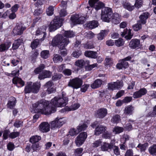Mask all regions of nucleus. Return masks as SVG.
<instances>
[{"label":"nucleus","mask_w":156,"mask_h":156,"mask_svg":"<svg viewBox=\"0 0 156 156\" xmlns=\"http://www.w3.org/2000/svg\"><path fill=\"white\" fill-rule=\"evenodd\" d=\"M16 103V98L14 97H12L8 102L7 105V107L10 109H12L15 106Z\"/></svg>","instance_id":"obj_32"},{"label":"nucleus","mask_w":156,"mask_h":156,"mask_svg":"<svg viewBox=\"0 0 156 156\" xmlns=\"http://www.w3.org/2000/svg\"><path fill=\"white\" fill-rule=\"evenodd\" d=\"M41 84L39 83H36L32 84V92L34 93H37L39 90Z\"/></svg>","instance_id":"obj_25"},{"label":"nucleus","mask_w":156,"mask_h":156,"mask_svg":"<svg viewBox=\"0 0 156 156\" xmlns=\"http://www.w3.org/2000/svg\"><path fill=\"white\" fill-rule=\"evenodd\" d=\"M107 114V110L105 108H101L98 109L95 115L97 118L102 119L105 117Z\"/></svg>","instance_id":"obj_11"},{"label":"nucleus","mask_w":156,"mask_h":156,"mask_svg":"<svg viewBox=\"0 0 156 156\" xmlns=\"http://www.w3.org/2000/svg\"><path fill=\"white\" fill-rule=\"evenodd\" d=\"M98 64L97 63H94L92 65H88L86 67V69L87 70L90 71L95 67H97Z\"/></svg>","instance_id":"obj_59"},{"label":"nucleus","mask_w":156,"mask_h":156,"mask_svg":"<svg viewBox=\"0 0 156 156\" xmlns=\"http://www.w3.org/2000/svg\"><path fill=\"white\" fill-rule=\"evenodd\" d=\"M115 89H119L122 87V82L121 81H117L116 82H115Z\"/></svg>","instance_id":"obj_54"},{"label":"nucleus","mask_w":156,"mask_h":156,"mask_svg":"<svg viewBox=\"0 0 156 156\" xmlns=\"http://www.w3.org/2000/svg\"><path fill=\"white\" fill-rule=\"evenodd\" d=\"M112 9L109 7H105L102 10L101 14H102V18L105 19L106 15L109 16L112 15Z\"/></svg>","instance_id":"obj_18"},{"label":"nucleus","mask_w":156,"mask_h":156,"mask_svg":"<svg viewBox=\"0 0 156 156\" xmlns=\"http://www.w3.org/2000/svg\"><path fill=\"white\" fill-rule=\"evenodd\" d=\"M49 56V51L48 50H43L41 53V56L44 59L48 58Z\"/></svg>","instance_id":"obj_40"},{"label":"nucleus","mask_w":156,"mask_h":156,"mask_svg":"<svg viewBox=\"0 0 156 156\" xmlns=\"http://www.w3.org/2000/svg\"><path fill=\"white\" fill-rule=\"evenodd\" d=\"M147 93V90L145 88H142L139 90L134 92L133 97L134 98H137L141 97Z\"/></svg>","instance_id":"obj_12"},{"label":"nucleus","mask_w":156,"mask_h":156,"mask_svg":"<svg viewBox=\"0 0 156 156\" xmlns=\"http://www.w3.org/2000/svg\"><path fill=\"white\" fill-rule=\"evenodd\" d=\"M106 15V18L105 19L102 18V14H101V19L103 21L108 23L111 21L112 15H110V17L108 15Z\"/></svg>","instance_id":"obj_61"},{"label":"nucleus","mask_w":156,"mask_h":156,"mask_svg":"<svg viewBox=\"0 0 156 156\" xmlns=\"http://www.w3.org/2000/svg\"><path fill=\"white\" fill-rule=\"evenodd\" d=\"M53 83L51 81H49L45 84L44 86L47 88V91L48 94L51 93L55 91V89L53 87Z\"/></svg>","instance_id":"obj_16"},{"label":"nucleus","mask_w":156,"mask_h":156,"mask_svg":"<svg viewBox=\"0 0 156 156\" xmlns=\"http://www.w3.org/2000/svg\"><path fill=\"white\" fill-rule=\"evenodd\" d=\"M85 19L84 16L79 14L73 15L71 18L72 22L74 24H83Z\"/></svg>","instance_id":"obj_8"},{"label":"nucleus","mask_w":156,"mask_h":156,"mask_svg":"<svg viewBox=\"0 0 156 156\" xmlns=\"http://www.w3.org/2000/svg\"><path fill=\"white\" fill-rule=\"evenodd\" d=\"M69 133L71 136H73L79 133V132L77 129L76 130L74 128H72L69 132Z\"/></svg>","instance_id":"obj_56"},{"label":"nucleus","mask_w":156,"mask_h":156,"mask_svg":"<svg viewBox=\"0 0 156 156\" xmlns=\"http://www.w3.org/2000/svg\"><path fill=\"white\" fill-rule=\"evenodd\" d=\"M25 29L21 24L18 23L13 30V32L16 35H21Z\"/></svg>","instance_id":"obj_13"},{"label":"nucleus","mask_w":156,"mask_h":156,"mask_svg":"<svg viewBox=\"0 0 156 156\" xmlns=\"http://www.w3.org/2000/svg\"><path fill=\"white\" fill-rule=\"evenodd\" d=\"M41 139L40 136L36 135L32 136L30 139V142L32 143H35Z\"/></svg>","instance_id":"obj_38"},{"label":"nucleus","mask_w":156,"mask_h":156,"mask_svg":"<svg viewBox=\"0 0 156 156\" xmlns=\"http://www.w3.org/2000/svg\"><path fill=\"white\" fill-rule=\"evenodd\" d=\"M134 110L133 107L132 106L126 107L124 110V113L125 114H131Z\"/></svg>","instance_id":"obj_35"},{"label":"nucleus","mask_w":156,"mask_h":156,"mask_svg":"<svg viewBox=\"0 0 156 156\" xmlns=\"http://www.w3.org/2000/svg\"><path fill=\"white\" fill-rule=\"evenodd\" d=\"M32 84H29L26 86L25 88V93H28L32 92Z\"/></svg>","instance_id":"obj_52"},{"label":"nucleus","mask_w":156,"mask_h":156,"mask_svg":"<svg viewBox=\"0 0 156 156\" xmlns=\"http://www.w3.org/2000/svg\"><path fill=\"white\" fill-rule=\"evenodd\" d=\"M115 44L118 47H120L124 44V41L122 39L119 38L118 39L115 41Z\"/></svg>","instance_id":"obj_45"},{"label":"nucleus","mask_w":156,"mask_h":156,"mask_svg":"<svg viewBox=\"0 0 156 156\" xmlns=\"http://www.w3.org/2000/svg\"><path fill=\"white\" fill-rule=\"evenodd\" d=\"M87 136L86 132L81 133L77 137L75 142L76 145L79 147L82 145L84 143Z\"/></svg>","instance_id":"obj_9"},{"label":"nucleus","mask_w":156,"mask_h":156,"mask_svg":"<svg viewBox=\"0 0 156 156\" xmlns=\"http://www.w3.org/2000/svg\"><path fill=\"white\" fill-rule=\"evenodd\" d=\"M88 3L91 7H94L98 10L104 7L105 4L99 1H89Z\"/></svg>","instance_id":"obj_10"},{"label":"nucleus","mask_w":156,"mask_h":156,"mask_svg":"<svg viewBox=\"0 0 156 156\" xmlns=\"http://www.w3.org/2000/svg\"><path fill=\"white\" fill-rule=\"evenodd\" d=\"M124 93V91L121 90L119 91L116 94L115 97L114 98L115 99H117L122 96Z\"/></svg>","instance_id":"obj_62"},{"label":"nucleus","mask_w":156,"mask_h":156,"mask_svg":"<svg viewBox=\"0 0 156 156\" xmlns=\"http://www.w3.org/2000/svg\"><path fill=\"white\" fill-rule=\"evenodd\" d=\"M143 3L142 1H136L134 5L135 7L138 9L142 6Z\"/></svg>","instance_id":"obj_58"},{"label":"nucleus","mask_w":156,"mask_h":156,"mask_svg":"<svg viewBox=\"0 0 156 156\" xmlns=\"http://www.w3.org/2000/svg\"><path fill=\"white\" fill-rule=\"evenodd\" d=\"M39 129L42 132H47L50 130V126L47 122H42L39 125Z\"/></svg>","instance_id":"obj_14"},{"label":"nucleus","mask_w":156,"mask_h":156,"mask_svg":"<svg viewBox=\"0 0 156 156\" xmlns=\"http://www.w3.org/2000/svg\"><path fill=\"white\" fill-rule=\"evenodd\" d=\"M51 73L50 71L45 70L39 74L38 78L40 80H43L44 78L51 77Z\"/></svg>","instance_id":"obj_22"},{"label":"nucleus","mask_w":156,"mask_h":156,"mask_svg":"<svg viewBox=\"0 0 156 156\" xmlns=\"http://www.w3.org/2000/svg\"><path fill=\"white\" fill-rule=\"evenodd\" d=\"M148 146L147 143H145L144 144H139L137 147L140 148L141 151H144Z\"/></svg>","instance_id":"obj_49"},{"label":"nucleus","mask_w":156,"mask_h":156,"mask_svg":"<svg viewBox=\"0 0 156 156\" xmlns=\"http://www.w3.org/2000/svg\"><path fill=\"white\" fill-rule=\"evenodd\" d=\"M65 36L67 37H72L75 36L74 34L73 31H65L64 33Z\"/></svg>","instance_id":"obj_47"},{"label":"nucleus","mask_w":156,"mask_h":156,"mask_svg":"<svg viewBox=\"0 0 156 156\" xmlns=\"http://www.w3.org/2000/svg\"><path fill=\"white\" fill-rule=\"evenodd\" d=\"M69 42V39L64 38L62 36L58 35L55 36L52 41V45L53 46H61L64 44L67 45Z\"/></svg>","instance_id":"obj_3"},{"label":"nucleus","mask_w":156,"mask_h":156,"mask_svg":"<svg viewBox=\"0 0 156 156\" xmlns=\"http://www.w3.org/2000/svg\"><path fill=\"white\" fill-rule=\"evenodd\" d=\"M63 20L59 16H55L53 20L51 22L49 25V29L50 31H54L62 26Z\"/></svg>","instance_id":"obj_5"},{"label":"nucleus","mask_w":156,"mask_h":156,"mask_svg":"<svg viewBox=\"0 0 156 156\" xmlns=\"http://www.w3.org/2000/svg\"><path fill=\"white\" fill-rule=\"evenodd\" d=\"M53 59L54 62L55 63L62 62L63 61L62 57L57 54L54 55Z\"/></svg>","instance_id":"obj_37"},{"label":"nucleus","mask_w":156,"mask_h":156,"mask_svg":"<svg viewBox=\"0 0 156 156\" xmlns=\"http://www.w3.org/2000/svg\"><path fill=\"white\" fill-rule=\"evenodd\" d=\"M140 44V41L137 39H133L132 40L129 44L130 47L135 49L139 47Z\"/></svg>","instance_id":"obj_20"},{"label":"nucleus","mask_w":156,"mask_h":156,"mask_svg":"<svg viewBox=\"0 0 156 156\" xmlns=\"http://www.w3.org/2000/svg\"><path fill=\"white\" fill-rule=\"evenodd\" d=\"M45 65L44 64H41L35 70L34 72L36 74L39 73L40 72H41L45 67Z\"/></svg>","instance_id":"obj_48"},{"label":"nucleus","mask_w":156,"mask_h":156,"mask_svg":"<svg viewBox=\"0 0 156 156\" xmlns=\"http://www.w3.org/2000/svg\"><path fill=\"white\" fill-rule=\"evenodd\" d=\"M113 146V143H111L109 144L106 142L104 143L101 146V149L103 151H108V149H111L112 148Z\"/></svg>","instance_id":"obj_19"},{"label":"nucleus","mask_w":156,"mask_h":156,"mask_svg":"<svg viewBox=\"0 0 156 156\" xmlns=\"http://www.w3.org/2000/svg\"><path fill=\"white\" fill-rule=\"evenodd\" d=\"M47 28V27L45 26H43L38 28L36 30V35L37 36L42 35L43 38L45 37L46 35L45 31Z\"/></svg>","instance_id":"obj_17"},{"label":"nucleus","mask_w":156,"mask_h":156,"mask_svg":"<svg viewBox=\"0 0 156 156\" xmlns=\"http://www.w3.org/2000/svg\"><path fill=\"white\" fill-rule=\"evenodd\" d=\"M87 127V126L85 124H80L77 127V129L79 133L80 132L85 130Z\"/></svg>","instance_id":"obj_44"},{"label":"nucleus","mask_w":156,"mask_h":156,"mask_svg":"<svg viewBox=\"0 0 156 156\" xmlns=\"http://www.w3.org/2000/svg\"><path fill=\"white\" fill-rule=\"evenodd\" d=\"M80 105L79 103H75L73 104L71 106V109L72 110H74L78 108Z\"/></svg>","instance_id":"obj_64"},{"label":"nucleus","mask_w":156,"mask_h":156,"mask_svg":"<svg viewBox=\"0 0 156 156\" xmlns=\"http://www.w3.org/2000/svg\"><path fill=\"white\" fill-rule=\"evenodd\" d=\"M98 26V23L97 21H93L90 22L87 24V26L90 29L95 28Z\"/></svg>","instance_id":"obj_31"},{"label":"nucleus","mask_w":156,"mask_h":156,"mask_svg":"<svg viewBox=\"0 0 156 156\" xmlns=\"http://www.w3.org/2000/svg\"><path fill=\"white\" fill-rule=\"evenodd\" d=\"M49 102L44 99H42L33 105L37 112L48 115L55 112V108L49 106Z\"/></svg>","instance_id":"obj_1"},{"label":"nucleus","mask_w":156,"mask_h":156,"mask_svg":"<svg viewBox=\"0 0 156 156\" xmlns=\"http://www.w3.org/2000/svg\"><path fill=\"white\" fill-rule=\"evenodd\" d=\"M66 121L67 119L65 117H57L54 121L51 122V129H54L61 127L66 122Z\"/></svg>","instance_id":"obj_6"},{"label":"nucleus","mask_w":156,"mask_h":156,"mask_svg":"<svg viewBox=\"0 0 156 156\" xmlns=\"http://www.w3.org/2000/svg\"><path fill=\"white\" fill-rule=\"evenodd\" d=\"M22 43V41L20 39H18L14 41L12 44V48L13 49L18 48Z\"/></svg>","instance_id":"obj_39"},{"label":"nucleus","mask_w":156,"mask_h":156,"mask_svg":"<svg viewBox=\"0 0 156 156\" xmlns=\"http://www.w3.org/2000/svg\"><path fill=\"white\" fill-rule=\"evenodd\" d=\"M12 81L13 83L16 84L19 83L22 86H23L24 85V82L20 78L16 77H14L12 80Z\"/></svg>","instance_id":"obj_34"},{"label":"nucleus","mask_w":156,"mask_h":156,"mask_svg":"<svg viewBox=\"0 0 156 156\" xmlns=\"http://www.w3.org/2000/svg\"><path fill=\"white\" fill-rule=\"evenodd\" d=\"M68 101V98L65 96L56 97L51 99L50 103L54 106L51 107H54L56 108L55 107H62L65 106Z\"/></svg>","instance_id":"obj_2"},{"label":"nucleus","mask_w":156,"mask_h":156,"mask_svg":"<svg viewBox=\"0 0 156 156\" xmlns=\"http://www.w3.org/2000/svg\"><path fill=\"white\" fill-rule=\"evenodd\" d=\"M84 55L86 57L92 58H95L97 57V53L92 51H86L85 52Z\"/></svg>","instance_id":"obj_29"},{"label":"nucleus","mask_w":156,"mask_h":156,"mask_svg":"<svg viewBox=\"0 0 156 156\" xmlns=\"http://www.w3.org/2000/svg\"><path fill=\"white\" fill-rule=\"evenodd\" d=\"M105 63L106 65L112 66L113 64L112 59L109 57H107L105 60Z\"/></svg>","instance_id":"obj_51"},{"label":"nucleus","mask_w":156,"mask_h":156,"mask_svg":"<svg viewBox=\"0 0 156 156\" xmlns=\"http://www.w3.org/2000/svg\"><path fill=\"white\" fill-rule=\"evenodd\" d=\"M85 62L83 59H80L77 60L75 62V65L79 67H82L85 64Z\"/></svg>","instance_id":"obj_42"},{"label":"nucleus","mask_w":156,"mask_h":156,"mask_svg":"<svg viewBox=\"0 0 156 156\" xmlns=\"http://www.w3.org/2000/svg\"><path fill=\"white\" fill-rule=\"evenodd\" d=\"M54 10V7L52 6H50L46 10V13L48 15L50 16L53 14Z\"/></svg>","instance_id":"obj_50"},{"label":"nucleus","mask_w":156,"mask_h":156,"mask_svg":"<svg viewBox=\"0 0 156 156\" xmlns=\"http://www.w3.org/2000/svg\"><path fill=\"white\" fill-rule=\"evenodd\" d=\"M108 88L109 90H113L115 89V82H113L108 83Z\"/></svg>","instance_id":"obj_63"},{"label":"nucleus","mask_w":156,"mask_h":156,"mask_svg":"<svg viewBox=\"0 0 156 156\" xmlns=\"http://www.w3.org/2000/svg\"><path fill=\"white\" fill-rule=\"evenodd\" d=\"M149 14L148 12H144L139 17L140 20L137 23L133 26L134 30L136 31H138L141 29L142 24H145L146 23V20L148 18Z\"/></svg>","instance_id":"obj_4"},{"label":"nucleus","mask_w":156,"mask_h":156,"mask_svg":"<svg viewBox=\"0 0 156 156\" xmlns=\"http://www.w3.org/2000/svg\"><path fill=\"white\" fill-rule=\"evenodd\" d=\"M102 84V81L99 79L96 80L94 83L91 85V87L93 89L98 88L101 86Z\"/></svg>","instance_id":"obj_28"},{"label":"nucleus","mask_w":156,"mask_h":156,"mask_svg":"<svg viewBox=\"0 0 156 156\" xmlns=\"http://www.w3.org/2000/svg\"><path fill=\"white\" fill-rule=\"evenodd\" d=\"M109 31L108 30H101L100 33L97 35V37L99 40H102L106 36Z\"/></svg>","instance_id":"obj_24"},{"label":"nucleus","mask_w":156,"mask_h":156,"mask_svg":"<svg viewBox=\"0 0 156 156\" xmlns=\"http://www.w3.org/2000/svg\"><path fill=\"white\" fill-rule=\"evenodd\" d=\"M122 4L123 7L129 11H132L135 8L133 4H132L127 1L123 2Z\"/></svg>","instance_id":"obj_15"},{"label":"nucleus","mask_w":156,"mask_h":156,"mask_svg":"<svg viewBox=\"0 0 156 156\" xmlns=\"http://www.w3.org/2000/svg\"><path fill=\"white\" fill-rule=\"evenodd\" d=\"M11 45L10 42L6 43L0 45V52H3L8 49Z\"/></svg>","instance_id":"obj_26"},{"label":"nucleus","mask_w":156,"mask_h":156,"mask_svg":"<svg viewBox=\"0 0 156 156\" xmlns=\"http://www.w3.org/2000/svg\"><path fill=\"white\" fill-rule=\"evenodd\" d=\"M126 34H127L125 36V38L127 39H130L133 36L130 30H128L127 29L124 30L123 32H121V35L123 37Z\"/></svg>","instance_id":"obj_27"},{"label":"nucleus","mask_w":156,"mask_h":156,"mask_svg":"<svg viewBox=\"0 0 156 156\" xmlns=\"http://www.w3.org/2000/svg\"><path fill=\"white\" fill-rule=\"evenodd\" d=\"M111 21L115 24L119 23L120 21V17L119 14L117 13L112 14V15Z\"/></svg>","instance_id":"obj_23"},{"label":"nucleus","mask_w":156,"mask_h":156,"mask_svg":"<svg viewBox=\"0 0 156 156\" xmlns=\"http://www.w3.org/2000/svg\"><path fill=\"white\" fill-rule=\"evenodd\" d=\"M128 62L126 61H124L122 59V62L117 64L116 65L117 68L119 69H121L123 68H126L128 66Z\"/></svg>","instance_id":"obj_30"},{"label":"nucleus","mask_w":156,"mask_h":156,"mask_svg":"<svg viewBox=\"0 0 156 156\" xmlns=\"http://www.w3.org/2000/svg\"><path fill=\"white\" fill-rule=\"evenodd\" d=\"M66 45L64 44L61 46L59 47V50L58 51L60 52L59 54L63 56H65L67 55V50L65 48V47Z\"/></svg>","instance_id":"obj_33"},{"label":"nucleus","mask_w":156,"mask_h":156,"mask_svg":"<svg viewBox=\"0 0 156 156\" xmlns=\"http://www.w3.org/2000/svg\"><path fill=\"white\" fill-rule=\"evenodd\" d=\"M120 121L121 119L120 116L118 115H116L113 116L111 119V121L112 122L115 123H117L119 122Z\"/></svg>","instance_id":"obj_36"},{"label":"nucleus","mask_w":156,"mask_h":156,"mask_svg":"<svg viewBox=\"0 0 156 156\" xmlns=\"http://www.w3.org/2000/svg\"><path fill=\"white\" fill-rule=\"evenodd\" d=\"M112 136L111 133L107 131L104 133L102 135L103 138L105 139H110Z\"/></svg>","instance_id":"obj_60"},{"label":"nucleus","mask_w":156,"mask_h":156,"mask_svg":"<svg viewBox=\"0 0 156 156\" xmlns=\"http://www.w3.org/2000/svg\"><path fill=\"white\" fill-rule=\"evenodd\" d=\"M19 133L18 132H13L10 133L9 135L10 138L13 139L17 137L19 135Z\"/></svg>","instance_id":"obj_55"},{"label":"nucleus","mask_w":156,"mask_h":156,"mask_svg":"<svg viewBox=\"0 0 156 156\" xmlns=\"http://www.w3.org/2000/svg\"><path fill=\"white\" fill-rule=\"evenodd\" d=\"M149 151L151 154L156 155V144L150 147L149 148Z\"/></svg>","instance_id":"obj_43"},{"label":"nucleus","mask_w":156,"mask_h":156,"mask_svg":"<svg viewBox=\"0 0 156 156\" xmlns=\"http://www.w3.org/2000/svg\"><path fill=\"white\" fill-rule=\"evenodd\" d=\"M83 83L81 79L78 78L70 80L68 83V86L74 88L78 89L81 87Z\"/></svg>","instance_id":"obj_7"},{"label":"nucleus","mask_w":156,"mask_h":156,"mask_svg":"<svg viewBox=\"0 0 156 156\" xmlns=\"http://www.w3.org/2000/svg\"><path fill=\"white\" fill-rule=\"evenodd\" d=\"M107 129L106 126L100 125L97 127L95 131V135L98 136L102 133L103 132L105 131Z\"/></svg>","instance_id":"obj_21"},{"label":"nucleus","mask_w":156,"mask_h":156,"mask_svg":"<svg viewBox=\"0 0 156 156\" xmlns=\"http://www.w3.org/2000/svg\"><path fill=\"white\" fill-rule=\"evenodd\" d=\"M81 51L79 50L73 52L72 53V55L75 58H78L81 55Z\"/></svg>","instance_id":"obj_57"},{"label":"nucleus","mask_w":156,"mask_h":156,"mask_svg":"<svg viewBox=\"0 0 156 156\" xmlns=\"http://www.w3.org/2000/svg\"><path fill=\"white\" fill-rule=\"evenodd\" d=\"M39 44V40L36 39L33 41L31 43V47L32 49L36 48Z\"/></svg>","instance_id":"obj_46"},{"label":"nucleus","mask_w":156,"mask_h":156,"mask_svg":"<svg viewBox=\"0 0 156 156\" xmlns=\"http://www.w3.org/2000/svg\"><path fill=\"white\" fill-rule=\"evenodd\" d=\"M114 153L116 155L120 154V151L119 147L115 145V143H113V146H112Z\"/></svg>","instance_id":"obj_53"},{"label":"nucleus","mask_w":156,"mask_h":156,"mask_svg":"<svg viewBox=\"0 0 156 156\" xmlns=\"http://www.w3.org/2000/svg\"><path fill=\"white\" fill-rule=\"evenodd\" d=\"M123 128L119 126L115 127L113 130V132L115 134L123 132Z\"/></svg>","instance_id":"obj_41"}]
</instances>
